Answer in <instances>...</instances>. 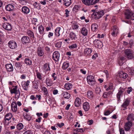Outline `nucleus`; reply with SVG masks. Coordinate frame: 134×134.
<instances>
[{
  "mask_svg": "<svg viewBox=\"0 0 134 134\" xmlns=\"http://www.w3.org/2000/svg\"><path fill=\"white\" fill-rule=\"evenodd\" d=\"M125 57L128 59L132 60L134 58V53L130 49H127L124 51Z\"/></svg>",
  "mask_w": 134,
  "mask_h": 134,
  "instance_id": "1",
  "label": "nucleus"
},
{
  "mask_svg": "<svg viewBox=\"0 0 134 134\" xmlns=\"http://www.w3.org/2000/svg\"><path fill=\"white\" fill-rule=\"evenodd\" d=\"M125 18L126 19L134 20V13L129 10H127L125 12Z\"/></svg>",
  "mask_w": 134,
  "mask_h": 134,
  "instance_id": "2",
  "label": "nucleus"
},
{
  "mask_svg": "<svg viewBox=\"0 0 134 134\" xmlns=\"http://www.w3.org/2000/svg\"><path fill=\"white\" fill-rule=\"evenodd\" d=\"M87 80L88 83L90 85L93 86L96 83L94 76H88L87 77Z\"/></svg>",
  "mask_w": 134,
  "mask_h": 134,
  "instance_id": "3",
  "label": "nucleus"
},
{
  "mask_svg": "<svg viewBox=\"0 0 134 134\" xmlns=\"http://www.w3.org/2000/svg\"><path fill=\"white\" fill-rule=\"evenodd\" d=\"M10 91L12 94L15 93V96L18 98H19L20 92L19 89H18L17 86H15L14 88L10 90Z\"/></svg>",
  "mask_w": 134,
  "mask_h": 134,
  "instance_id": "4",
  "label": "nucleus"
},
{
  "mask_svg": "<svg viewBox=\"0 0 134 134\" xmlns=\"http://www.w3.org/2000/svg\"><path fill=\"white\" fill-rule=\"evenodd\" d=\"M126 89L122 88L121 87L119 88L118 92L116 94V97L118 101L120 100L121 97L123 96V93L124 92L126 93Z\"/></svg>",
  "mask_w": 134,
  "mask_h": 134,
  "instance_id": "5",
  "label": "nucleus"
},
{
  "mask_svg": "<svg viewBox=\"0 0 134 134\" xmlns=\"http://www.w3.org/2000/svg\"><path fill=\"white\" fill-rule=\"evenodd\" d=\"M8 45L9 48L12 49H15L17 47L16 43L13 40L9 41L8 43Z\"/></svg>",
  "mask_w": 134,
  "mask_h": 134,
  "instance_id": "6",
  "label": "nucleus"
},
{
  "mask_svg": "<svg viewBox=\"0 0 134 134\" xmlns=\"http://www.w3.org/2000/svg\"><path fill=\"white\" fill-rule=\"evenodd\" d=\"M59 57L60 54L58 51H55L53 53L52 58L55 61L57 62L59 60Z\"/></svg>",
  "mask_w": 134,
  "mask_h": 134,
  "instance_id": "7",
  "label": "nucleus"
},
{
  "mask_svg": "<svg viewBox=\"0 0 134 134\" xmlns=\"http://www.w3.org/2000/svg\"><path fill=\"white\" fill-rule=\"evenodd\" d=\"M130 100L128 98L126 99L123 104L121 105V107L123 108V110H125L127 109L130 103Z\"/></svg>",
  "mask_w": 134,
  "mask_h": 134,
  "instance_id": "8",
  "label": "nucleus"
},
{
  "mask_svg": "<svg viewBox=\"0 0 134 134\" xmlns=\"http://www.w3.org/2000/svg\"><path fill=\"white\" fill-rule=\"evenodd\" d=\"M37 51V53L39 57H41L43 56L44 54V50L41 47L39 46L38 47Z\"/></svg>",
  "mask_w": 134,
  "mask_h": 134,
  "instance_id": "9",
  "label": "nucleus"
},
{
  "mask_svg": "<svg viewBox=\"0 0 134 134\" xmlns=\"http://www.w3.org/2000/svg\"><path fill=\"white\" fill-rule=\"evenodd\" d=\"M94 15L96 16L95 18L96 19H99L104 14V13L103 11H100L98 12H95L94 13Z\"/></svg>",
  "mask_w": 134,
  "mask_h": 134,
  "instance_id": "10",
  "label": "nucleus"
},
{
  "mask_svg": "<svg viewBox=\"0 0 134 134\" xmlns=\"http://www.w3.org/2000/svg\"><path fill=\"white\" fill-rule=\"evenodd\" d=\"M93 43L96 47L101 48L103 47V44L101 41L99 40L96 39L93 41Z\"/></svg>",
  "mask_w": 134,
  "mask_h": 134,
  "instance_id": "11",
  "label": "nucleus"
},
{
  "mask_svg": "<svg viewBox=\"0 0 134 134\" xmlns=\"http://www.w3.org/2000/svg\"><path fill=\"white\" fill-rule=\"evenodd\" d=\"M69 37L72 41L76 40L77 39V35L76 33L73 31L70 32L69 33Z\"/></svg>",
  "mask_w": 134,
  "mask_h": 134,
  "instance_id": "12",
  "label": "nucleus"
},
{
  "mask_svg": "<svg viewBox=\"0 0 134 134\" xmlns=\"http://www.w3.org/2000/svg\"><path fill=\"white\" fill-rule=\"evenodd\" d=\"M2 26L4 29L8 31H10L12 29L11 25L7 22L4 23L3 24Z\"/></svg>",
  "mask_w": 134,
  "mask_h": 134,
  "instance_id": "13",
  "label": "nucleus"
},
{
  "mask_svg": "<svg viewBox=\"0 0 134 134\" xmlns=\"http://www.w3.org/2000/svg\"><path fill=\"white\" fill-rule=\"evenodd\" d=\"M30 83V81L29 80L26 81H23L22 82L21 85L24 90H27Z\"/></svg>",
  "mask_w": 134,
  "mask_h": 134,
  "instance_id": "14",
  "label": "nucleus"
},
{
  "mask_svg": "<svg viewBox=\"0 0 134 134\" xmlns=\"http://www.w3.org/2000/svg\"><path fill=\"white\" fill-rule=\"evenodd\" d=\"M132 125V123L131 121H128L126 122L125 124L124 127L125 130L127 131L129 130Z\"/></svg>",
  "mask_w": 134,
  "mask_h": 134,
  "instance_id": "15",
  "label": "nucleus"
},
{
  "mask_svg": "<svg viewBox=\"0 0 134 134\" xmlns=\"http://www.w3.org/2000/svg\"><path fill=\"white\" fill-rule=\"evenodd\" d=\"M21 40L23 44L28 43L30 41L29 38L28 36H25L23 37Z\"/></svg>",
  "mask_w": 134,
  "mask_h": 134,
  "instance_id": "16",
  "label": "nucleus"
},
{
  "mask_svg": "<svg viewBox=\"0 0 134 134\" xmlns=\"http://www.w3.org/2000/svg\"><path fill=\"white\" fill-rule=\"evenodd\" d=\"M11 109L13 112H15L17 110V106L15 102H13L11 104Z\"/></svg>",
  "mask_w": 134,
  "mask_h": 134,
  "instance_id": "17",
  "label": "nucleus"
},
{
  "mask_svg": "<svg viewBox=\"0 0 134 134\" xmlns=\"http://www.w3.org/2000/svg\"><path fill=\"white\" fill-rule=\"evenodd\" d=\"M82 3L85 5H89L95 4L92 0H82Z\"/></svg>",
  "mask_w": 134,
  "mask_h": 134,
  "instance_id": "18",
  "label": "nucleus"
},
{
  "mask_svg": "<svg viewBox=\"0 0 134 134\" xmlns=\"http://www.w3.org/2000/svg\"><path fill=\"white\" fill-rule=\"evenodd\" d=\"M81 32L83 36H86L88 34V31L86 28L83 27L81 29Z\"/></svg>",
  "mask_w": 134,
  "mask_h": 134,
  "instance_id": "19",
  "label": "nucleus"
},
{
  "mask_svg": "<svg viewBox=\"0 0 134 134\" xmlns=\"http://www.w3.org/2000/svg\"><path fill=\"white\" fill-rule=\"evenodd\" d=\"M5 67L7 71L9 72L12 71L13 70V65L11 64H8L5 65Z\"/></svg>",
  "mask_w": 134,
  "mask_h": 134,
  "instance_id": "20",
  "label": "nucleus"
},
{
  "mask_svg": "<svg viewBox=\"0 0 134 134\" xmlns=\"http://www.w3.org/2000/svg\"><path fill=\"white\" fill-rule=\"evenodd\" d=\"M118 31V29L117 26L115 25L114 26L113 32L111 33V35L113 37L116 36L117 34Z\"/></svg>",
  "mask_w": 134,
  "mask_h": 134,
  "instance_id": "21",
  "label": "nucleus"
},
{
  "mask_svg": "<svg viewBox=\"0 0 134 134\" xmlns=\"http://www.w3.org/2000/svg\"><path fill=\"white\" fill-rule=\"evenodd\" d=\"M44 71L45 74L48 71H49L50 70V68L49 67V64L48 63H46L43 66Z\"/></svg>",
  "mask_w": 134,
  "mask_h": 134,
  "instance_id": "22",
  "label": "nucleus"
},
{
  "mask_svg": "<svg viewBox=\"0 0 134 134\" xmlns=\"http://www.w3.org/2000/svg\"><path fill=\"white\" fill-rule=\"evenodd\" d=\"M87 96L88 98L90 99H92L94 98V95L93 92L91 91H88L87 92Z\"/></svg>",
  "mask_w": 134,
  "mask_h": 134,
  "instance_id": "23",
  "label": "nucleus"
},
{
  "mask_svg": "<svg viewBox=\"0 0 134 134\" xmlns=\"http://www.w3.org/2000/svg\"><path fill=\"white\" fill-rule=\"evenodd\" d=\"M5 8L6 10L10 11L14 9V6L13 4H9L5 6Z\"/></svg>",
  "mask_w": 134,
  "mask_h": 134,
  "instance_id": "24",
  "label": "nucleus"
},
{
  "mask_svg": "<svg viewBox=\"0 0 134 134\" xmlns=\"http://www.w3.org/2000/svg\"><path fill=\"white\" fill-rule=\"evenodd\" d=\"M22 11L25 14H27L29 13L30 9L27 7L24 6L22 8Z\"/></svg>",
  "mask_w": 134,
  "mask_h": 134,
  "instance_id": "25",
  "label": "nucleus"
},
{
  "mask_svg": "<svg viewBox=\"0 0 134 134\" xmlns=\"http://www.w3.org/2000/svg\"><path fill=\"white\" fill-rule=\"evenodd\" d=\"M83 108L85 111H88L90 109V105L89 103L87 102L84 103L83 104Z\"/></svg>",
  "mask_w": 134,
  "mask_h": 134,
  "instance_id": "26",
  "label": "nucleus"
},
{
  "mask_svg": "<svg viewBox=\"0 0 134 134\" xmlns=\"http://www.w3.org/2000/svg\"><path fill=\"white\" fill-rule=\"evenodd\" d=\"M44 98L47 104H49L51 103L52 101V98L51 97L49 96L48 94L44 96Z\"/></svg>",
  "mask_w": 134,
  "mask_h": 134,
  "instance_id": "27",
  "label": "nucleus"
},
{
  "mask_svg": "<svg viewBox=\"0 0 134 134\" xmlns=\"http://www.w3.org/2000/svg\"><path fill=\"white\" fill-rule=\"evenodd\" d=\"M81 99L79 98H76L75 102V106L76 107H79L81 104Z\"/></svg>",
  "mask_w": 134,
  "mask_h": 134,
  "instance_id": "28",
  "label": "nucleus"
},
{
  "mask_svg": "<svg viewBox=\"0 0 134 134\" xmlns=\"http://www.w3.org/2000/svg\"><path fill=\"white\" fill-rule=\"evenodd\" d=\"M119 76L121 78L125 79L128 76V75L122 71H121L119 74Z\"/></svg>",
  "mask_w": 134,
  "mask_h": 134,
  "instance_id": "29",
  "label": "nucleus"
},
{
  "mask_svg": "<svg viewBox=\"0 0 134 134\" xmlns=\"http://www.w3.org/2000/svg\"><path fill=\"white\" fill-rule=\"evenodd\" d=\"M45 83L46 85L48 86H51L53 84L52 80L48 78L46 79L45 80Z\"/></svg>",
  "mask_w": 134,
  "mask_h": 134,
  "instance_id": "30",
  "label": "nucleus"
},
{
  "mask_svg": "<svg viewBox=\"0 0 134 134\" xmlns=\"http://www.w3.org/2000/svg\"><path fill=\"white\" fill-rule=\"evenodd\" d=\"M92 49L90 48H88L85 49L84 50V54L87 55L91 54L92 52Z\"/></svg>",
  "mask_w": 134,
  "mask_h": 134,
  "instance_id": "31",
  "label": "nucleus"
},
{
  "mask_svg": "<svg viewBox=\"0 0 134 134\" xmlns=\"http://www.w3.org/2000/svg\"><path fill=\"white\" fill-rule=\"evenodd\" d=\"M98 29V25L96 23H94L92 25L91 29L93 32L96 31Z\"/></svg>",
  "mask_w": 134,
  "mask_h": 134,
  "instance_id": "32",
  "label": "nucleus"
},
{
  "mask_svg": "<svg viewBox=\"0 0 134 134\" xmlns=\"http://www.w3.org/2000/svg\"><path fill=\"white\" fill-rule=\"evenodd\" d=\"M38 30L40 35H43L44 32V28L42 25H40L38 27Z\"/></svg>",
  "mask_w": 134,
  "mask_h": 134,
  "instance_id": "33",
  "label": "nucleus"
},
{
  "mask_svg": "<svg viewBox=\"0 0 134 134\" xmlns=\"http://www.w3.org/2000/svg\"><path fill=\"white\" fill-rule=\"evenodd\" d=\"M12 117V115L11 113H8L6 115L4 119L5 121L6 120L8 121Z\"/></svg>",
  "mask_w": 134,
  "mask_h": 134,
  "instance_id": "34",
  "label": "nucleus"
},
{
  "mask_svg": "<svg viewBox=\"0 0 134 134\" xmlns=\"http://www.w3.org/2000/svg\"><path fill=\"white\" fill-rule=\"evenodd\" d=\"M61 28L59 27H58L55 30V35L56 36L58 37L60 35V31Z\"/></svg>",
  "mask_w": 134,
  "mask_h": 134,
  "instance_id": "35",
  "label": "nucleus"
},
{
  "mask_svg": "<svg viewBox=\"0 0 134 134\" xmlns=\"http://www.w3.org/2000/svg\"><path fill=\"white\" fill-rule=\"evenodd\" d=\"M69 66V64L68 62H65L63 63L62 67L63 70H65L68 68Z\"/></svg>",
  "mask_w": 134,
  "mask_h": 134,
  "instance_id": "36",
  "label": "nucleus"
},
{
  "mask_svg": "<svg viewBox=\"0 0 134 134\" xmlns=\"http://www.w3.org/2000/svg\"><path fill=\"white\" fill-rule=\"evenodd\" d=\"M33 87L34 89H38V85L39 83L38 82L36 81H34L32 82Z\"/></svg>",
  "mask_w": 134,
  "mask_h": 134,
  "instance_id": "37",
  "label": "nucleus"
},
{
  "mask_svg": "<svg viewBox=\"0 0 134 134\" xmlns=\"http://www.w3.org/2000/svg\"><path fill=\"white\" fill-rule=\"evenodd\" d=\"M23 116H24V118L25 119L28 121H29L31 120V116H30L27 113H24V114H23Z\"/></svg>",
  "mask_w": 134,
  "mask_h": 134,
  "instance_id": "38",
  "label": "nucleus"
},
{
  "mask_svg": "<svg viewBox=\"0 0 134 134\" xmlns=\"http://www.w3.org/2000/svg\"><path fill=\"white\" fill-rule=\"evenodd\" d=\"M65 5L66 6H69L71 3V0H63Z\"/></svg>",
  "mask_w": 134,
  "mask_h": 134,
  "instance_id": "39",
  "label": "nucleus"
},
{
  "mask_svg": "<svg viewBox=\"0 0 134 134\" xmlns=\"http://www.w3.org/2000/svg\"><path fill=\"white\" fill-rule=\"evenodd\" d=\"M25 63L27 65H31L32 64L31 60L28 58H25Z\"/></svg>",
  "mask_w": 134,
  "mask_h": 134,
  "instance_id": "40",
  "label": "nucleus"
},
{
  "mask_svg": "<svg viewBox=\"0 0 134 134\" xmlns=\"http://www.w3.org/2000/svg\"><path fill=\"white\" fill-rule=\"evenodd\" d=\"M72 87V85L71 83H66L65 85V88L68 90H70Z\"/></svg>",
  "mask_w": 134,
  "mask_h": 134,
  "instance_id": "41",
  "label": "nucleus"
},
{
  "mask_svg": "<svg viewBox=\"0 0 134 134\" xmlns=\"http://www.w3.org/2000/svg\"><path fill=\"white\" fill-rule=\"evenodd\" d=\"M50 46H44V48L45 51L46 53L48 54L50 53L51 51V49L50 47Z\"/></svg>",
  "mask_w": 134,
  "mask_h": 134,
  "instance_id": "42",
  "label": "nucleus"
},
{
  "mask_svg": "<svg viewBox=\"0 0 134 134\" xmlns=\"http://www.w3.org/2000/svg\"><path fill=\"white\" fill-rule=\"evenodd\" d=\"M133 115L132 114H129L127 118V120L132 121L134 120L133 118Z\"/></svg>",
  "mask_w": 134,
  "mask_h": 134,
  "instance_id": "43",
  "label": "nucleus"
},
{
  "mask_svg": "<svg viewBox=\"0 0 134 134\" xmlns=\"http://www.w3.org/2000/svg\"><path fill=\"white\" fill-rule=\"evenodd\" d=\"M63 96L65 98L69 99L70 97V94L67 92H65L63 93Z\"/></svg>",
  "mask_w": 134,
  "mask_h": 134,
  "instance_id": "44",
  "label": "nucleus"
},
{
  "mask_svg": "<svg viewBox=\"0 0 134 134\" xmlns=\"http://www.w3.org/2000/svg\"><path fill=\"white\" fill-rule=\"evenodd\" d=\"M28 35L31 38H34V35L33 32L31 31H29L27 32Z\"/></svg>",
  "mask_w": 134,
  "mask_h": 134,
  "instance_id": "45",
  "label": "nucleus"
},
{
  "mask_svg": "<svg viewBox=\"0 0 134 134\" xmlns=\"http://www.w3.org/2000/svg\"><path fill=\"white\" fill-rule=\"evenodd\" d=\"M16 127L18 130H20L23 128L24 126L22 123H19L17 125Z\"/></svg>",
  "mask_w": 134,
  "mask_h": 134,
  "instance_id": "46",
  "label": "nucleus"
},
{
  "mask_svg": "<svg viewBox=\"0 0 134 134\" xmlns=\"http://www.w3.org/2000/svg\"><path fill=\"white\" fill-rule=\"evenodd\" d=\"M36 74L37 78L40 80H42V78L41 74L38 71H37L36 72Z\"/></svg>",
  "mask_w": 134,
  "mask_h": 134,
  "instance_id": "47",
  "label": "nucleus"
},
{
  "mask_svg": "<svg viewBox=\"0 0 134 134\" xmlns=\"http://www.w3.org/2000/svg\"><path fill=\"white\" fill-rule=\"evenodd\" d=\"M62 44V42L59 41L57 42L55 44V46L56 47L58 48H60L61 47Z\"/></svg>",
  "mask_w": 134,
  "mask_h": 134,
  "instance_id": "48",
  "label": "nucleus"
},
{
  "mask_svg": "<svg viewBox=\"0 0 134 134\" xmlns=\"http://www.w3.org/2000/svg\"><path fill=\"white\" fill-rule=\"evenodd\" d=\"M42 90L44 93L43 95L45 96L48 94L47 88L45 87H43L42 88Z\"/></svg>",
  "mask_w": 134,
  "mask_h": 134,
  "instance_id": "49",
  "label": "nucleus"
},
{
  "mask_svg": "<svg viewBox=\"0 0 134 134\" xmlns=\"http://www.w3.org/2000/svg\"><path fill=\"white\" fill-rule=\"evenodd\" d=\"M15 66L17 69L20 68L22 66V64L19 62H15Z\"/></svg>",
  "mask_w": 134,
  "mask_h": 134,
  "instance_id": "50",
  "label": "nucleus"
},
{
  "mask_svg": "<svg viewBox=\"0 0 134 134\" xmlns=\"http://www.w3.org/2000/svg\"><path fill=\"white\" fill-rule=\"evenodd\" d=\"M125 57H121L120 58V59L119 60V64L120 65H122V62L125 59Z\"/></svg>",
  "mask_w": 134,
  "mask_h": 134,
  "instance_id": "51",
  "label": "nucleus"
},
{
  "mask_svg": "<svg viewBox=\"0 0 134 134\" xmlns=\"http://www.w3.org/2000/svg\"><path fill=\"white\" fill-rule=\"evenodd\" d=\"M130 74L131 75H134V68H132L129 70Z\"/></svg>",
  "mask_w": 134,
  "mask_h": 134,
  "instance_id": "52",
  "label": "nucleus"
},
{
  "mask_svg": "<svg viewBox=\"0 0 134 134\" xmlns=\"http://www.w3.org/2000/svg\"><path fill=\"white\" fill-rule=\"evenodd\" d=\"M77 47V45L76 43L73 44L70 46H69V48L70 49L76 48Z\"/></svg>",
  "mask_w": 134,
  "mask_h": 134,
  "instance_id": "53",
  "label": "nucleus"
},
{
  "mask_svg": "<svg viewBox=\"0 0 134 134\" xmlns=\"http://www.w3.org/2000/svg\"><path fill=\"white\" fill-rule=\"evenodd\" d=\"M46 0H42V1H40V3H39L38 5H39L40 4L45 5L46 4Z\"/></svg>",
  "mask_w": 134,
  "mask_h": 134,
  "instance_id": "54",
  "label": "nucleus"
},
{
  "mask_svg": "<svg viewBox=\"0 0 134 134\" xmlns=\"http://www.w3.org/2000/svg\"><path fill=\"white\" fill-rule=\"evenodd\" d=\"M74 131H77L78 132H84V130L82 128L78 129L77 128L76 129H74Z\"/></svg>",
  "mask_w": 134,
  "mask_h": 134,
  "instance_id": "55",
  "label": "nucleus"
},
{
  "mask_svg": "<svg viewBox=\"0 0 134 134\" xmlns=\"http://www.w3.org/2000/svg\"><path fill=\"white\" fill-rule=\"evenodd\" d=\"M52 76L54 80H55L57 78V75L55 73H53L51 75Z\"/></svg>",
  "mask_w": 134,
  "mask_h": 134,
  "instance_id": "56",
  "label": "nucleus"
},
{
  "mask_svg": "<svg viewBox=\"0 0 134 134\" xmlns=\"http://www.w3.org/2000/svg\"><path fill=\"white\" fill-rule=\"evenodd\" d=\"M96 92L97 94H99L101 91L99 87H97L96 88Z\"/></svg>",
  "mask_w": 134,
  "mask_h": 134,
  "instance_id": "57",
  "label": "nucleus"
},
{
  "mask_svg": "<svg viewBox=\"0 0 134 134\" xmlns=\"http://www.w3.org/2000/svg\"><path fill=\"white\" fill-rule=\"evenodd\" d=\"M19 1L20 3L23 5H25L27 3L25 0H18Z\"/></svg>",
  "mask_w": 134,
  "mask_h": 134,
  "instance_id": "58",
  "label": "nucleus"
},
{
  "mask_svg": "<svg viewBox=\"0 0 134 134\" xmlns=\"http://www.w3.org/2000/svg\"><path fill=\"white\" fill-rule=\"evenodd\" d=\"M126 90L127 91V93L128 94H130L131 92L132 91V88L131 87H128L127 88V90H126V88H125Z\"/></svg>",
  "mask_w": 134,
  "mask_h": 134,
  "instance_id": "59",
  "label": "nucleus"
},
{
  "mask_svg": "<svg viewBox=\"0 0 134 134\" xmlns=\"http://www.w3.org/2000/svg\"><path fill=\"white\" fill-rule=\"evenodd\" d=\"M32 20L33 21V23L35 25H36V23L37 22L38 20L37 19L35 18H33L32 19Z\"/></svg>",
  "mask_w": 134,
  "mask_h": 134,
  "instance_id": "60",
  "label": "nucleus"
},
{
  "mask_svg": "<svg viewBox=\"0 0 134 134\" xmlns=\"http://www.w3.org/2000/svg\"><path fill=\"white\" fill-rule=\"evenodd\" d=\"M79 26L76 24H74L72 26V28L74 30H76L78 29L79 28Z\"/></svg>",
  "mask_w": 134,
  "mask_h": 134,
  "instance_id": "61",
  "label": "nucleus"
},
{
  "mask_svg": "<svg viewBox=\"0 0 134 134\" xmlns=\"http://www.w3.org/2000/svg\"><path fill=\"white\" fill-rule=\"evenodd\" d=\"M57 125L60 128L61 127L64 125V124L63 123H58L57 124Z\"/></svg>",
  "mask_w": 134,
  "mask_h": 134,
  "instance_id": "62",
  "label": "nucleus"
},
{
  "mask_svg": "<svg viewBox=\"0 0 134 134\" xmlns=\"http://www.w3.org/2000/svg\"><path fill=\"white\" fill-rule=\"evenodd\" d=\"M103 97L104 98H108L109 97L108 95V94L107 93L105 92L104 93L103 95Z\"/></svg>",
  "mask_w": 134,
  "mask_h": 134,
  "instance_id": "63",
  "label": "nucleus"
},
{
  "mask_svg": "<svg viewBox=\"0 0 134 134\" xmlns=\"http://www.w3.org/2000/svg\"><path fill=\"white\" fill-rule=\"evenodd\" d=\"M113 87L112 85H109L108 87L106 89V90L108 91L109 90H111L113 89Z\"/></svg>",
  "mask_w": 134,
  "mask_h": 134,
  "instance_id": "64",
  "label": "nucleus"
}]
</instances>
